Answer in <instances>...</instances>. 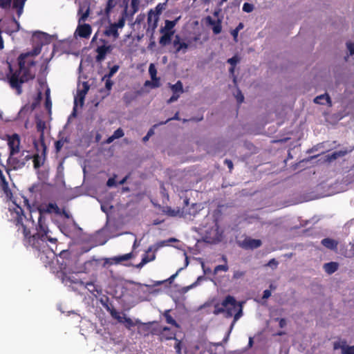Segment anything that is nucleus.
Returning a JSON list of instances; mask_svg holds the SVG:
<instances>
[{
    "mask_svg": "<svg viewBox=\"0 0 354 354\" xmlns=\"http://www.w3.org/2000/svg\"><path fill=\"white\" fill-rule=\"evenodd\" d=\"M14 213L16 216L13 218V223L18 227L17 232L21 231L23 234L24 244L35 250L48 251L50 256L47 257L51 258L53 257L54 251L53 248L48 246L47 241L55 245L57 242V239L53 237L50 234V231L47 225V218L46 216L39 214L37 225H36L37 232L33 235H30L28 224L24 223V219L26 218V216L23 209L17 205L15 208Z\"/></svg>",
    "mask_w": 354,
    "mask_h": 354,
    "instance_id": "f257e3e1",
    "label": "nucleus"
},
{
    "mask_svg": "<svg viewBox=\"0 0 354 354\" xmlns=\"http://www.w3.org/2000/svg\"><path fill=\"white\" fill-rule=\"evenodd\" d=\"M41 51V46L37 45L34 48L32 55H39ZM30 53H22L18 59V68L14 69L10 64H8L9 72L6 78L10 86L16 91L17 95L22 93V85L29 80H33L35 73L31 71V68L35 66V62L30 58Z\"/></svg>",
    "mask_w": 354,
    "mask_h": 354,
    "instance_id": "f03ea898",
    "label": "nucleus"
},
{
    "mask_svg": "<svg viewBox=\"0 0 354 354\" xmlns=\"http://www.w3.org/2000/svg\"><path fill=\"white\" fill-rule=\"evenodd\" d=\"M90 6L88 3L80 5L78 10V15H80L78 22L79 25L77 28L76 32L78 35L82 38H88L92 32L91 26L88 24H80L84 22L90 14Z\"/></svg>",
    "mask_w": 354,
    "mask_h": 354,
    "instance_id": "7ed1b4c3",
    "label": "nucleus"
},
{
    "mask_svg": "<svg viewBox=\"0 0 354 354\" xmlns=\"http://www.w3.org/2000/svg\"><path fill=\"white\" fill-rule=\"evenodd\" d=\"M31 160V155L28 151H23L19 157L15 155L9 156L7 160V166L1 164L6 173L10 175L12 170H18L22 169L26 164Z\"/></svg>",
    "mask_w": 354,
    "mask_h": 354,
    "instance_id": "20e7f679",
    "label": "nucleus"
},
{
    "mask_svg": "<svg viewBox=\"0 0 354 354\" xmlns=\"http://www.w3.org/2000/svg\"><path fill=\"white\" fill-rule=\"evenodd\" d=\"M127 16V6H126L118 22L111 23L109 26H106L103 32L104 35L108 37H113L114 40L117 39L120 36L118 29L122 28L124 26Z\"/></svg>",
    "mask_w": 354,
    "mask_h": 354,
    "instance_id": "39448f33",
    "label": "nucleus"
},
{
    "mask_svg": "<svg viewBox=\"0 0 354 354\" xmlns=\"http://www.w3.org/2000/svg\"><path fill=\"white\" fill-rule=\"evenodd\" d=\"M100 43L101 45L98 46L95 49L97 55L95 57V61L97 63H101L106 58L107 54L111 53L113 50V46L109 44L108 41L104 39H100Z\"/></svg>",
    "mask_w": 354,
    "mask_h": 354,
    "instance_id": "423d86ee",
    "label": "nucleus"
},
{
    "mask_svg": "<svg viewBox=\"0 0 354 354\" xmlns=\"http://www.w3.org/2000/svg\"><path fill=\"white\" fill-rule=\"evenodd\" d=\"M8 145L9 147V156L16 155L20 151V137L17 133L7 135Z\"/></svg>",
    "mask_w": 354,
    "mask_h": 354,
    "instance_id": "0eeeda50",
    "label": "nucleus"
},
{
    "mask_svg": "<svg viewBox=\"0 0 354 354\" xmlns=\"http://www.w3.org/2000/svg\"><path fill=\"white\" fill-rule=\"evenodd\" d=\"M175 241L174 239H170L168 241H162L156 243L153 245L149 247L146 252L142 255V257H147V259H150L152 261L156 259V252L162 247L167 245L169 242Z\"/></svg>",
    "mask_w": 354,
    "mask_h": 354,
    "instance_id": "6e6552de",
    "label": "nucleus"
},
{
    "mask_svg": "<svg viewBox=\"0 0 354 354\" xmlns=\"http://www.w3.org/2000/svg\"><path fill=\"white\" fill-rule=\"evenodd\" d=\"M37 210L41 216H46V214L52 213H55L57 215L61 214V209L55 203L41 205L37 207Z\"/></svg>",
    "mask_w": 354,
    "mask_h": 354,
    "instance_id": "1a4fd4ad",
    "label": "nucleus"
},
{
    "mask_svg": "<svg viewBox=\"0 0 354 354\" xmlns=\"http://www.w3.org/2000/svg\"><path fill=\"white\" fill-rule=\"evenodd\" d=\"M41 147L42 148L41 155L37 153L33 156H31V160H32L33 167L35 169H39L41 166L44 165L46 161L47 147L46 145H41Z\"/></svg>",
    "mask_w": 354,
    "mask_h": 354,
    "instance_id": "9d476101",
    "label": "nucleus"
},
{
    "mask_svg": "<svg viewBox=\"0 0 354 354\" xmlns=\"http://www.w3.org/2000/svg\"><path fill=\"white\" fill-rule=\"evenodd\" d=\"M235 302V298L233 296L227 295L221 304H216L214 305L213 313L214 315H219L223 313L225 315V307L228 304H233Z\"/></svg>",
    "mask_w": 354,
    "mask_h": 354,
    "instance_id": "9b49d317",
    "label": "nucleus"
},
{
    "mask_svg": "<svg viewBox=\"0 0 354 354\" xmlns=\"http://www.w3.org/2000/svg\"><path fill=\"white\" fill-rule=\"evenodd\" d=\"M353 150V147L350 149H344L333 152L325 156V162H331L338 158L344 157Z\"/></svg>",
    "mask_w": 354,
    "mask_h": 354,
    "instance_id": "f8f14e48",
    "label": "nucleus"
},
{
    "mask_svg": "<svg viewBox=\"0 0 354 354\" xmlns=\"http://www.w3.org/2000/svg\"><path fill=\"white\" fill-rule=\"evenodd\" d=\"M262 244L260 239H254L250 237L245 238L242 242V247L245 249H256L259 248Z\"/></svg>",
    "mask_w": 354,
    "mask_h": 354,
    "instance_id": "ddd939ff",
    "label": "nucleus"
},
{
    "mask_svg": "<svg viewBox=\"0 0 354 354\" xmlns=\"http://www.w3.org/2000/svg\"><path fill=\"white\" fill-rule=\"evenodd\" d=\"M158 19H159L158 17H156L154 15L153 10L151 9L149 11L148 16H147V25H148L147 30L151 29V31L153 32L158 26Z\"/></svg>",
    "mask_w": 354,
    "mask_h": 354,
    "instance_id": "4468645a",
    "label": "nucleus"
},
{
    "mask_svg": "<svg viewBox=\"0 0 354 354\" xmlns=\"http://www.w3.org/2000/svg\"><path fill=\"white\" fill-rule=\"evenodd\" d=\"M173 44L176 49V53H178L180 51H183V53H185L189 46V45L187 43L184 41H180V38L178 35H176L175 37V39L174 40Z\"/></svg>",
    "mask_w": 354,
    "mask_h": 354,
    "instance_id": "2eb2a0df",
    "label": "nucleus"
},
{
    "mask_svg": "<svg viewBox=\"0 0 354 354\" xmlns=\"http://www.w3.org/2000/svg\"><path fill=\"white\" fill-rule=\"evenodd\" d=\"M160 338L161 341L163 340H170V339H175L176 337V333L172 331L169 327L165 326L160 334Z\"/></svg>",
    "mask_w": 354,
    "mask_h": 354,
    "instance_id": "dca6fc26",
    "label": "nucleus"
},
{
    "mask_svg": "<svg viewBox=\"0 0 354 354\" xmlns=\"http://www.w3.org/2000/svg\"><path fill=\"white\" fill-rule=\"evenodd\" d=\"M180 19V16L176 17L174 20L170 21V20H165V25L164 27H162L160 30V32H174L173 30V28L175 27V26L177 24L178 21Z\"/></svg>",
    "mask_w": 354,
    "mask_h": 354,
    "instance_id": "f3484780",
    "label": "nucleus"
},
{
    "mask_svg": "<svg viewBox=\"0 0 354 354\" xmlns=\"http://www.w3.org/2000/svg\"><path fill=\"white\" fill-rule=\"evenodd\" d=\"M35 37L38 39L39 41V46H41L42 47V46L44 45H46V44H48L50 42V36L46 33V32H37L35 34Z\"/></svg>",
    "mask_w": 354,
    "mask_h": 354,
    "instance_id": "a211bd4d",
    "label": "nucleus"
},
{
    "mask_svg": "<svg viewBox=\"0 0 354 354\" xmlns=\"http://www.w3.org/2000/svg\"><path fill=\"white\" fill-rule=\"evenodd\" d=\"M209 25L212 26V30L215 35L219 34L222 30V26L221 20L215 21L211 17L208 16L206 19Z\"/></svg>",
    "mask_w": 354,
    "mask_h": 354,
    "instance_id": "6ab92c4d",
    "label": "nucleus"
},
{
    "mask_svg": "<svg viewBox=\"0 0 354 354\" xmlns=\"http://www.w3.org/2000/svg\"><path fill=\"white\" fill-rule=\"evenodd\" d=\"M37 131L39 133V141L40 145H46L44 140V129H46V123L42 120H39L36 123Z\"/></svg>",
    "mask_w": 354,
    "mask_h": 354,
    "instance_id": "aec40b11",
    "label": "nucleus"
},
{
    "mask_svg": "<svg viewBox=\"0 0 354 354\" xmlns=\"http://www.w3.org/2000/svg\"><path fill=\"white\" fill-rule=\"evenodd\" d=\"M321 243L328 249L336 250L338 245V242L330 238H325L322 240Z\"/></svg>",
    "mask_w": 354,
    "mask_h": 354,
    "instance_id": "412c9836",
    "label": "nucleus"
},
{
    "mask_svg": "<svg viewBox=\"0 0 354 354\" xmlns=\"http://www.w3.org/2000/svg\"><path fill=\"white\" fill-rule=\"evenodd\" d=\"M36 250L39 252V257L40 259L43 261V263H45L46 266L47 264L50 265L53 262V260L54 259L55 256V252H54L53 257H52L51 258H49V257H47L48 256H50L48 254V251H44L43 250Z\"/></svg>",
    "mask_w": 354,
    "mask_h": 354,
    "instance_id": "4be33fe9",
    "label": "nucleus"
},
{
    "mask_svg": "<svg viewBox=\"0 0 354 354\" xmlns=\"http://www.w3.org/2000/svg\"><path fill=\"white\" fill-rule=\"evenodd\" d=\"M338 267H339L338 263L333 262V261L326 263L324 265V269L325 272L328 274H331L334 273L335 272H336L338 269Z\"/></svg>",
    "mask_w": 354,
    "mask_h": 354,
    "instance_id": "5701e85b",
    "label": "nucleus"
},
{
    "mask_svg": "<svg viewBox=\"0 0 354 354\" xmlns=\"http://www.w3.org/2000/svg\"><path fill=\"white\" fill-rule=\"evenodd\" d=\"M133 257V253L129 252V253H127V254H125L123 255L114 257L111 258V261L115 264H119V263H122V261H128V260L132 259Z\"/></svg>",
    "mask_w": 354,
    "mask_h": 354,
    "instance_id": "b1692460",
    "label": "nucleus"
},
{
    "mask_svg": "<svg viewBox=\"0 0 354 354\" xmlns=\"http://www.w3.org/2000/svg\"><path fill=\"white\" fill-rule=\"evenodd\" d=\"M162 35L160 37L159 43L161 46H166L171 42V37L174 32H161Z\"/></svg>",
    "mask_w": 354,
    "mask_h": 354,
    "instance_id": "393cba45",
    "label": "nucleus"
},
{
    "mask_svg": "<svg viewBox=\"0 0 354 354\" xmlns=\"http://www.w3.org/2000/svg\"><path fill=\"white\" fill-rule=\"evenodd\" d=\"M314 102L319 104H331V100L328 94H323L320 95L319 96H317L314 99Z\"/></svg>",
    "mask_w": 354,
    "mask_h": 354,
    "instance_id": "a878e982",
    "label": "nucleus"
},
{
    "mask_svg": "<svg viewBox=\"0 0 354 354\" xmlns=\"http://www.w3.org/2000/svg\"><path fill=\"white\" fill-rule=\"evenodd\" d=\"M237 307L238 302L235 299V302H234L233 304H228V306H226V307H225V317L226 318L231 317L233 315L234 312L236 310Z\"/></svg>",
    "mask_w": 354,
    "mask_h": 354,
    "instance_id": "bb28decb",
    "label": "nucleus"
},
{
    "mask_svg": "<svg viewBox=\"0 0 354 354\" xmlns=\"http://www.w3.org/2000/svg\"><path fill=\"white\" fill-rule=\"evenodd\" d=\"M122 322L121 323L124 324V326L130 330L132 327L135 326L137 324H141L140 322L137 319L136 322H133L131 318L127 317L125 315L122 316Z\"/></svg>",
    "mask_w": 354,
    "mask_h": 354,
    "instance_id": "cd10ccee",
    "label": "nucleus"
},
{
    "mask_svg": "<svg viewBox=\"0 0 354 354\" xmlns=\"http://www.w3.org/2000/svg\"><path fill=\"white\" fill-rule=\"evenodd\" d=\"M26 1V0H12V7L17 10L18 16L21 15Z\"/></svg>",
    "mask_w": 354,
    "mask_h": 354,
    "instance_id": "c85d7f7f",
    "label": "nucleus"
},
{
    "mask_svg": "<svg viewBox=\"0 0 354 354\" xmlns=\"http://www.w3.org/2000/svg\"><path fill=\"white\" fill-rule=\"evenodd\" d=\"M117 4L116 0H108L106 2V7L104 8V13L107 17H110V14L112 10L115 7Z\"/></svg>",
    "mask_w": 354,
    "mask_h": 354,
    "instance_id": "c756f323",
    "label": "nucleus"
},
{
    "mask_svg": "<svg viewBox=\"0 0 354 354\" xmlns=\"http://www.w3.org/2000/svg\"><path fill=\"white\" fill-rule=\"evenodd\" d=\"M162 212L169 216H176L180 214V209H172L171 207L167 206L164 207L162 209Z\"/></svg>",
    "mask_w": 354,
    "mask_h": 354,
    "instance_id": "7c9ffc66",
    "label": "nucleus"
},
{
    "mask_svg": "<svg viewBox=\"0 0 354 354\" xmlns=\"http://www.w3.org/2000/svg\"><path fill=\"white\" fill-rule=\"evenodd\" d=\"M105 307L106 310L110 313L112 317L117 319L119 323L122 322V316H121L114 308H110L108 305H106Z\"/></svg>",
    "mask_w": 354,
    "mask_h": 354,
    "instance_id": "2f4dec72",
    "label": "nucleus"
},
{
    "mask_svg": "<svg viewBox=\"0 0 354 354\" xmlns=\"http://www.w3.org/2000/svg\"><path fill=\"white\" fill-rule=\"evenodd\" d=\"M171 89L174 93L180 94L183 93V86L182 82L178 80L176 84L171 85Z\"/></svg>",
    "mask_w": 354,
    "mask_h": 354,
    "instance_id": "473e14b6",
    "label": "nucleus"
},
{
    "mask_svg": "<svg viewBox=\"0 0 354 354\" xmlns=\"http://www.w3.org/2000/svg\"><path fill=\"white\" fill-rule=\"evenodd\" d=\"M0 185H1V189L3 192L6 196L8 198L11 199V198L12 196V193L11 192V189L9 187L8 181L1 184Z\"/></svg>",
    "mask_w": 354,
    "mask_h": 354,
    "instance_id": "72a5a7b5",
    "label": "nucleus"
},
{
    "mask_svg": "<svg viewBox=\"0 0 354 354\" xmlns=\"http://www.w3.org/2000/svg\"><path fill=\"white\" fill-rule=\"evenodd\" d=\"M237 311L234 315L233 322L231 324L230 328H232L235 323L237 322V320L242 316L243 315V310H242V306L240 304L238 303V307H237Z\"/></svg>",
    "mask_w": 354,
    "mask_h": 354,
    "instance_id": "f704fd0d",
    "label": "nucleus"
},
{
    "mask_svg": "<svg viewBox=\"0 0 354 354\" xmlns=\"http://www.w3.org/2000/svg\"><path fill=\"white\" fill-rule=\"evenodd\" d=\"M149 73L151 76V80H158L160 82V78L157 77V70L153 64H151L149 65Z\"/></svg>",
    "mask_w": 354,
    "mask_h": 354,
    "instance_id": "c9c22d12",
    "label": "nucleus"
},
{
    "mask_svg": "<svg viewBox=\"0 0 354 354\" xmlns=\"http://www.w3.org/2000/svg\"><path fill=\"white\" fill-rule=\"evenodd\" d=\"M164 317H165L167 324H171V325L175 326H178V325L176 323V320L170 315L169 310H166L165 312Z\"/></svg>",
    "mask_w": 354,
    "mask_h": 354,
    "instance_id": "e433bc0d",
    "label": "nucleus"
},
{
    "mask_svg": "<svg viewBox=\"0 0 354 354\" xmlns=\"http://www.w3.org/2000/svg\"><path fill=\"white\" fill-rule=\"evenodd\" d=\"M346 340H339L333 343V348L334 350H337L339 348L342 349V353L343 354L344 348L346 347Z\"/></svg>",
    "mask_w": 354,
    "mask_h": 354,
    "instance_id": "4c0bfd02",
    "label": "nucleus"
},
{
    "mask_svg": "<svg viewBox=\"0 0 354 354\" xmlns=\"http://www.w3.org/2000/svg\"><path fill=\"white\" fill-rule=\"evenodd\" d=\"M66 142H68L67 138H62V139H59L55 142V148L56 153H59L61 151L64 143Z\"/></svg>",
    "mask_w": 354,
    "mask_h": 354,
    "instance_id": "58836bf2",
    "label": "nucleus"
},
{
    "mask_svg": "<svg viewBox=\"0 0 354 354\" xmlns=\"http://www.w3.org/2000/svg\"><path fill=\"white\" fill-rule=\"evenodd\" d=\"M139 0H131V17H133L135 13H136L139 10Z\"/></svg>",
    "mask_w": 354,
    "mask_h": 354,
    "instance_id": "ea45409f",
    "label": "nucleus"
},
{
    "mask_svg": "<svg viewBox=\"0 0 354 354\" xmlns=\"http://www.w3.org/2000/svg\"><path fill=\"white\" fill-rule=\"evenodd\" d=\"M165 3H160L156 6L155 10H153L154 15L156 17H158L159 18V15L162 13V10L165 9Z\"/></svg>",
    "mask_w": 354,
    "mask_h": 354,
    "instance_id": "a19ab883",
    "label": "nucleus"
},
{
    "mask_svg": "<svg viewBox=\"0 0 354 354\" xmlns=\"http://www.w3.org/2000/svg\"><path fill=\"white\" fill-rule=\"evenodd\" d=\"M174 348L176 354H182L183 343L182 341L178 339H175Z\"/></svg>",
    "mask_w": 354,
    "mask_h": 354,
    "instance_id": "79ce46f5",
    "label": "nucleus"
},
{
    "mask_svg": "<svg viewBox=\"0 0 354 354\" xmlns=\"http://www.w3.org/2000/svg\"><path fill=\"white\" fill-rule=\"evenodd\" d=\"M118 66H113L112 68H111L109 73L104 75V76L102 77V80H104L106 78H111L118 71Z\"/></svg>",
    "mask_w": 354,
    "mask_h": 354,
    "instance_id": "37998d69",
    "label": "nucleus"
},
{
    "mask_svg": "<svg viewBox=\"0 0 354 354\" xmlns=\"http://www.w3.org/2000/svg\"><path fill=\"white\" fill-rule=\"evenodd\" d=\"M46 102H45V107L47 110L50 111L51 106H52V102L50 98V91L49 89H47L46 91Z\"/></svg>",
    "mask_w": 354,
    "mask_h": 354,
    "instance_id": "c03bdc74",
    "label": "nucleus"
},
{
    "mask_svg": "<svg viewBox=\"0 0 354 354\" xmlns=\"http://www.w3.org/2000/svg\"><path fill=\"white\" fill-rule=\"evenodd\" d=\"M173 120H180L178 112L176 113L175 115L172 118H168L167 120H165L164 122H160L158 124L153 125V127H156L157 126H159V125L165 124L169 121Z\"/></svg>",
    "mask_w": 354,
    "mask_h": 354,
    "instance_id": "a18cd8bd",
    "label": "nucleus"
},
{
    "mask_svg": "<svg viewBox=\"0 0 354 354\" xmlns=\"http://www.w3.org/2000/svg\"><path fill=\"white\" fill-rule=\"evenodd\" d=\"M145 86H151V88H158L160 86V82L158 80H152V82L149 80H147L145 82Z\"/></svg>",
    "mask_w": 354,
    "mask_h": 354,
    "instance_id": "49530a36",
    "label": "nucleus"
},
{
    "mask_svg": "<svg viewBox=\"0 0 354 354\" xmlns=\"http://www.w3.org/2000/svg\"><path fill=\"white\" fill-rule=\"evenodd\" d=\"M229 268H228V266L227 264H225V265H218L217 266H216L214 268V273L216 274H217L219 271H224V272H227Z\"/></svg>",
    "mask_w": 354,
    "mask_h": 354,
    "instance_id": "de8ad7c7",
    "label": "nucleus"
},
{
    "mask_svg": "<svg viewBox=\"0 0 354 354\" xmlns=\"http://www.w3.org/2000/svg\"><path fill=\"white\" fill-rule=\"evenodd\" d=\"M240 61V58L238 55H235L232 57L227 59V63H229L231 66H235Z\"/></svg>",
    "mask_w": 354,
    "mask_h": 354,
    "instance_id": "09e8293b",
    "label": "nucleus"
},
{
    "mask_svg": "<svg viewBox=\"0 0 354 354\" xmlns=\"http://www.w3.org/2000/svg\"><path fill=\"white\" fill-rule=\"evenodd\" d=\"M245 274V271H241V270H236L234 272L233 274V279H239L244 277Z\"/></svg>",
    "mask_w": 354,
    "mask_h": 354,
    "instance_id": "8fccbe9b",
    "label": "nucleus"
},
{
    "mask_svg": "<svg viewBox=\"0 0 354 354\" xmlns=\"http://www.w3.org/2000/svg\"><path fill=\"white\" fill-rule=\"evenodd\" d=\"M115 139H118L124 136V131L121 128H118L115 130L112 135Z\"/></svg>",
    "mask_w": 354,
    "mask_h": 354,
    "instance_id": "3c124183",
    "label": "nucleus"
},
{
    "mask_svg": "<svg viewBox=\"0 0 354 354\" xmlns=\"http://www.w3.org/2000/svg\"><path fill=\"white\" fill-rule=\"evenodd\" d=\"M12 0H0V7L7 9L10 7Z\"/></svg>",
    "mask_w": 354,
    "mask_h": 354,
    "instance_id": "603ef678",
    "label": "nucleus"
},
{
    "mask_svg": "<svg viewBox=\"0 0 354 354\" xmlns=\"http://www.w3.org/2000/svg\"><path fill=\"white\" fill-rule=\"evenodd\" d=\"M254 10V6L249 3H245L243 6V10L245 12H250Z\"/></svg>",
    "mask_w": 354,
    "mask_h": 354,
    "instance_id": "864d4df0",
    "label": "nucleus"
},
{
    "mask_svg": "<svg viewBox=\"0 0 354 354\" xmlns=\"http://www.w3.org/2000/svg\"><path fill=\"white\" fill-rule=\"evenodd\" d=\"M243 28V25L242 23H240L238 26L234 29L232 31V35L234 37V39H236L238 36V32L239 31L242 29Z\"/></svg>",
    "mask_w": 354,
    "mask_h": 354,
    "instance_id": "5fc2aeb1",
    "label": "nucleus"
},
{
    "mask_svg": "<svg viewBox=\"0 0 354 354\" xmlns=\"http://www.w3.org/2000/svg\"><path fill=\"white\" fill-rule=\"evenodd\" d=\"M87 92L85 91V90L82 89L78 91L77 95L79 97L80 101L82 104H83L85 96L86 95Z\"/></svg>",
    "mask_w": 354,
    "mask_h": 354,
    "instance_id": "6e6d98bb",
    "label": "nucleus"
},
{
    "mask_svg": "<svg viewBox=\"0 0 354 354\" xmlns=\"http://www.w3.org/2000/svg\"><path fill=\"white\" fill-rule=\"evenodd\" d=\"M343 354H354V346H348L344 348Z\"/></svg>",
    "mask_w": 354,
    "mask_h": 354,
    "instance_id": "4d7b16f0",
    "label": "nucleus"
},
{
    "mask_svg": "<svg viewBox=\"0 0 354 354\" xmlns=\"http://www.w3.org/2000/svg\"><path fill=\"white\" fill-rule=\"evenodd\" d=\"M347 48L349 51V55L353 56L354 55V43L353 42H347L346 43Z\"/></svg>",
    "mask_w": 354,
    "mask_h": 354,
    "instance_id": "13d9d810",
    "label": "nucleus"
},
{
    "mask_svg": "<svg viewBox=\"0 0 354 354\" xmlns=\"http://www.w3.org/2000/svg\"><path fill=\"white\" fill-rule=\"evenodd\" d=\"M149 262H150V259H147V257H142L141 261L136 265V268H141Z\"/></svg>",
    "mask_w": 354,
    "mask_h": 354,
    "instance_id": "bf43d9fd",
    "label": "nucleus"
},
{
    "mask_svg": "<svg viewBox=\"0 0 354 354\" xmlns=\"http://www.w3.org/2000/svg\"><path fill=\"white\" fill-rule=\"evenodd\" d=\"M115 176H115L114 177H112V178H110L108 179V180L106 182V185L109 187H113V186L116 185Z\"/></svg>",
    "mask_w": 354,
    "mask_h": 354,
    "instance_id": "052dcab7",
    "label": "nucleus"
},
{
    "mask_svg": "<svg viewBox=\"0 0 354 354\" xmlns=\"http://www.w3.org/2000/svg\"><path fill=\"white\" fill-rule=\"evenodd\" d=\"M105 80V88L107 89V91H110L112 88L113 82L112 80H111L110 78H106Z\"/></svg>",
    "mask_w": 354,
    "mask_h": 354,
    "instance_id": "680f3d73",
    "label": "nucleus"
},
{
    "mask_svg": "<svg viewBox=\"0 0 354 354\" xmlns=\"http://www.w3.org/2000/svg\"><path fill=\"white\" fill-rule=\"evenodd\" d=\"M153 134H154V131H153V129H152V128H151V129H150L148 131V132H147V135H146V136L142 138V140H143L144 142L147 141V140H149V138L151 136H153Z\"/></svg>",
    "mask_w": 354,
    "mask_h": 354,
    "instance_id": "e2e57ef3",
    "label": "nucleus"
},
{
    "mask_svg": "<svg viewBox=\"0 0 354 354\" xmlns=\"http://www.w3.org/2000/svg\"><path fill=\"white\" fill-rule=\"evenodd\" d=\"M179 97H180L179 94L173 93L172 96L167 100V103L169 104V103L176 101L179 98Z\"/></svg>",
    "mask_w": 354,
    "mask_h": 354,
    "instance_id": "0e129e2a",
    "label": "nucleus"
},
{
    "mask_svg": "<svg viewBox=\"0 0 354 354\" xmlns=\"http://www.w3.org/2000/svg\"><path fill=\"white\" fill-rule=\"evenodd\" d=\"M236 100H237V102L239 104L242 103L244 100L243 95L242 94L241 91L239 90L238 91V94L236 95Z\"/></svg>",
    "mask_w": 354,
    "mask_h": 354,
    "instance_id": "69168bd1",
    "label": "nucleus"
},
{
    "mask_svg": "<svg viewBox=\"0 0 354 354\" xmlns=\"http://www.w3.org/2000/svg\"><path fill=\"white\" fill-rule=\"evenodd\" d=\"M276 320L279 321L280 328H284L286 326V320L284 318H277Z\"/></svg>",
    "mask_w": 354,
    "mask_h": 354,
    "instance_id": "338daca9",
    "label": "nucleus"
},
{
    "mask_svg": "<svg viewBox=\"0 0 354 354\" xmlns=\"http://www.w3.org/2000/svg\"><path fill=\"white\" fill-rule=\"evenodd\" d=\"M224 163L227 166L230 171L231 172L232 170L233 169V162H232V160L229 159H225L224 160Z\"/></svg>",
    "mask_w": 354,
    "mask_h": 354,
    "instance_id": "774afa93",
    "label": "nucleus"
}]
</instances>
